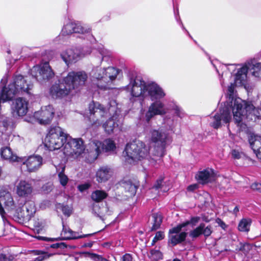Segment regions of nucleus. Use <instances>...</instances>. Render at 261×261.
I'll return each instance as SVG.
<instances>
[{
	"label": "nucleus",
	"mask_w": 261,
	"mask_h": 261,
	"mask_svg": "<svg viewBox=\"0 0 261 261\" xmlns=\"http://www.w3.org/2000/svg\"><path fill=\"white\" fill-rule=\"evenodd\" d=\"M245 82L240 85H237L236 77H234V83H231L228 87V97L224 103V107L220 109L219 112L212 118L213 121L211 125L213 127L217 129L224 124H227L228 127L232 119L230 110L232 111L235 123L241 127L244 124L243 121L245 119L249 120H255L256 118L261 116L260 109L256 108L251 102L244 100L234 94L235 87L241 86L244 85Z\"/></svg>",
	"instance_id": "nucleus-1"
},
{
	"label": "nucleus",
	"mask_w": 261,
	"mask_h": 261,
	"mask_svg": "<svg viewBox=\"0 0 261 261\" xmlns=\"http://www.w3.org/2000/svg\"><path fill=\"white\" fill-rule=\"evenodd\" d=\"M109 105V108L107 110L98 102H91L89 106V120L92 127H99L101 124L103 118H106L109 113L112 116L103 124L102 127L106 133L111 134L121 127L123 116L121 113V108L119 107L120 105L117 103L116 100H111Z\"/></svg>",
	"instance_id": "nucleus-2"
},
{
	"label": "nucleus",
	"mask_w": 261,
	"mask_h": 261,
	"mask_svg": "<svg viewBox=\"0 0 261 261\" xmlns=\"http://www.w3.org/2000/svg\"><path fill=\"white\" fill-rule=\"evenodd\" d=\"M100 145L101 143L99 140L93 139L90 141L85 149L82 139H73L68 135L63 151L67 156L91 163L99 155Z\"/></svg>",
	"instance_id": "nucleus-3"
},
{
	"label": "nucleus",
	"mask_w": 261,
	"mask_h": 261,
	"mask_svg": "<svg viewBox=\"0 0 261 261\" xmlns=\"http://www.w3.org/2000/svg\"><path fill=\"white\" fill-rule=\"evenodd\" d=\"M123 155L125 161L129 163H132L137 161L145 160L152 165H155L156 159L151 158L149 155V148L142 141L136 140L128 143L123 152Z\"/></svg>",
	"instance_id": "nucleus-4"
},
{
	"label": "nucleus",
	"mask_w": 261,
	"mask_h": 261,
	"mask_svg": "<svg viewBox=\"0 0 261 261\" xmlns=\"http://www.w3.org/2000/svg\"><path fill=\"white\" fill-rule=\"evenodd\" d=\"M120 70L113 67L107 68L96 67L93 69L91 74L92 77L97 80V86L102 90L112 88Z\"/></svg>",
	"instance_id": "nucleus-5"
},
{
	"label": "nucleus",
	"mask_w": 261,
	"mask_h": 261,
	"mask_svg": "<svg viewBox=\"0 0 261 261\" xmlns=\"http://www.w3.org/2000/svg\"><path fill=\"white\" fill-rule=\"evenodd\" d=\"M68 134L59 126L51 127L44 140L45 146L50 150H58L64 147Z\"/></svg>",
	"instance_id": "nucleus-6"
},
{
	"label": "nucleus",
	"mask_w": 261,
	"mask_h": 261,
	"mask_svg": "<svg viewBox=\"0 0 261 261\" xmlns=\"http://www.w3.org/2000/svg\"><path fill=\"white\" fill-rule=\"evenodd\" d=\"M149 137L150 142L153 144L152 155L156 158L163 157L165 154L167 134L162 130L152 129L149 132Z\"/></svg>",
	"instance_id": "nucleus-7"
},
{
	"label": "nucleus",
	"mask_w": 261,
	"mask_h": 261,
	"mask_svg": "<svg viewBox=\"0 0 261 261\" xmlns=\"http://www.w3.org/2000/svg\"><path fill=\"white\" fill-rule=\"evenodd\" d=\"M249 72L254 77L261 79V61L255 59L251 60L240 68L238 69L236 74V83L240 85L245 82L247 79V73Z\"/></svg>",
	"instance_id": "nucleus-8"
},
{
	"label": "nucleus",
	"mask_w": 261,
	"mask_h": 261,
	"mask_svg": "<svg viewBox=\"0 0 261 261\" xmlns=\"http://www.w3.org/2000/svg\"><path fill=\"white\" fill-rule=\"evenodd\" d=\"M87 79L88 75L84 71H71L66 77H64V82L74 93L85 85Z\"/></svg>",
	"instance_id": "nucleus-9"
},
{
	"label": "nucleus",
	"mask_w": 261,
	"mask_h": 261,
	"mask_svg": "<svg viewBox=\"0 0 261 261\" xmlns=\"http://www.w3.org/2000/svg\"><path fill=\"white\" fill-rule=\"evenodd\" d=\"M31 74L41 83L48 81L54 76V73L48 62L34 66L31 70Z\"/></svg>",
	"instance_id": "nucleus-10"
},
{
	"label": "nucleus",
	"mask_w": 261,
	"mask_h": 261,
	"mask_svg": "<svg viewBox=\"0 0 261 261\" xmlns=\"http://www.w3.org/2000/svg\"><path fill=\"white\" fill-rule=\"evenodd\" d=\"M147 85L140 77H136L130 79L129 84L126 87V90L130 92L133 97H146V87Z\"/></svg>",
	"instance_id": "nucleus-11"
},
{
	"label": "nucleus",
	"mask_w": 261,
	"mask_h": 261,
	"mask_svg": "<svg viewBox=\"0 0 261 261\" xmlns=\"http://www.w3.org/2000/svg\"><path fill=\"white\" fill-rule=\"evenodd\" d=\"M42 158L40 155H34L28 157H21L19 163L25 166L27 171L29 172L37 171L42 165Z\"/></svg>",
	"instance_id": "nucleus-12"
},
{
	"label": "nucleus",
	"mask_w": 261,
	"mask_h": 261,
	"mask_svg": "<svg viewBox=\"0 0 261 261\" xmlns=\"http://www.w3.org/2000/svg\"><path fill=\"white\" fill-rule=\"evenodd\" d=\"M90 31L91 29L87 25L80 22H69L64 26L61 33L63 35H68L73 33L86 34Z\"/></svg>",
	"instance_id": "nucleus-13"
},
{
	"label": "nucleus",
	"mask_w": 261,
	"mask_h": 261,
	"mask_svg": "<svg viewBox=\"0 0 261 261\" xmlns=\"http://www.w3.org/2000/svg\"><path fill=\"white\" fill-rule=\"evenodd\" d=\"M149 107L145 116L146 122H148L155 115H163L166 114L168 109L161 100H154Z\"/></svg>",
	"instance_id": "nucleus-14"
},
{
	"label": "nucleus",
	"mask_w": 261,
	"mask_h": 261,
	"mask_svg": "<svg viewBox=\"0 0 261 261\" xmlns=\"http://www.w3.org/2000/svg\"><path fill=\"white\" fill-rule=\"evenodd\" d=\"M55 111L51 106L42 107L41 110L36 112L34 116L41 124H47L51 122Z\"/></svg>",
	"instance_id": "nucleus-15"
},
{
	"label": "nucleus",
	"mask_w": 261,
	"mask_h": 261,
	"mask_svg": "<svg viewBox=\"0 0 261 261\" xmlns=\"http://www.w3.org/2000/svg\"><path fill=\"white\" fill-rule=\"evenodd\" d=\"M183 227H184V225L180 224L169 230V242L173 246L185 240L187 233L185 231L180 232Z\"/></svg>",
	"instance_id": "nucleus-16"
},
{
	"label": "nucleus",
	"mask_w": 261,
	"mask_h": 261,
	"mask_svg": "<svg viewBox=\"0 0 261 261\" xmlns=\"http://www.w3.org/2000/svg\"><path fill=\"white\" fill-rule=\"evenodd\" d=\"M73 93L70 88L64 83V79L59 84L53 85L50 89V94L54 98H61Z\"/></svg>",
	"instance_id": "nucleus-17"
},
{
	"label": "nucleus",
	"mask_w": 261,
	"mask_h": 261,
	"mask_svg": "<svg viewBox=\"0 0 261 261\" xmlns=\"http://www.w3.org/2000/svg\"><path fill=\"white\" fill-rule=\"evenodd\" d=\"M28 101L22 98H16L11 105L12 114L14 117L23 116L28 112Z\"/></svg>",
	"instance_id": "nucleus-18"
},
{
	"label": "nucleus",
	"mask_w": 261,
	"mask_h": 261,
	"mask_svg": "<svg viewBox=\"0 0 261 261\" xmlns=\"http://www.w3.org/2000/svg\"><path fill=\"white\" fill-rule=\"evenodd\" d=\"M146 90V97H149L152 101L160 100L166 95L163 89L155 83L147 84Z\"/></svg>",
	"instance_id": "nucleus-19"
},
{
	"label": "nucleus",
	"mask_w": 261,
	"mask_h": 261,
	"mask_svg": "<svg viewBox=\"0 0 261 261\" xmlns=\"http://www.w3.org/2000/svg\"><path fill=\"white\" fill-rule=\"evenodd\" d=\"M15 189L17 196L24 198L30 197L34 190L32 184L29 181L23 179L16 183Z\"/></svg>",
	"instance_id": "nucleus-20"
},
{
	"label": "nucleus",
	"mask_w": 261,
	"mask_h": 261,
	"mask_svg": "<svg viewBox=\"0 0 261 261\" xmlns=\"http://www.w3.org/2000/svg\"><path fill=\"white\" fill-rule=\"evenodd\" d=\"M61 57L65 63L69 65L79 60L82 54L77 48H69L63 51L61 54Z\"/></svg>",
	"instance_id": "nucleus-21"
},
{
	"label": "nucleus",
	"mask_w": 261,
	"mask_h": 261,
	"mask_svg": "<svg viewBox=\"0 0 261 261\" xmlns=\"http://www.w3.org/2000/svg\"><path fill=\"white\" fill-rule=\"evenodd\" d=\"M10 122L7 118L0 120V144H7L10 139V132L8 131Z\"/></svg>",
	"instance_id": "nucleus-22"
},
{
	"label": "nucleus",
	"mask_w": 261,
	"mask_h": 261,
	"mask_svg": "<svg viewBox=\"0 0 261 261\" xmlns=\"http://www.w3.org/2000/svg\"><path fill=\"white\" fill-rule=\"evenodd\" d=\"M195 177L199 183L205 184L215 180L216 175L214 170L211 168H207L199 171Z\"/></svg>",
	"instance_id": "nucleus-23"
},
{
	"label": "nucleus",
	"mask_w": 261,
	"mask_h": 261,
	"mask_svg": "<svg viewBox=\"0 0 261 261\" xmlns=\"http://www.w3.org/2000/svg\"><path fill=\"white\" fill-rule=\"evenodd\" d=\"M113 173V170L110 167L102 166L96 172V181L99 183L105 182L112 177Z\"/></svg>",
	"instance_id": "nucleus-24"
},
{
	"label": "nucleus",
	"mask_w": 261,
	"mask_h": 261,
	"mask_svg": "<svg viewBox=\"0 0 261 261\" xmlns=\"http://www.w3.org/2000/svg\"><path fill=\"white\" fill-rule=\"evenodd\" d=\"M212 233V227L210 225L205 226L204 223H201L197 227L189 233V236L192 238H196L201 234L205 237H209Z\"/></svg>",
	"instance_id": "nucleus-25"
},
{
	"label": "nucleus",
	"mask_w": 261,
	"mask_h": 261,
	"mask_svg": "<svg viewBox=\"0 0 261 261\" xmlns=\"http://www.w3.org/2000/svg\"><path fill=\"white\" fill-rule=\"evenodd\" d=\"M1 157L5 160L9 161L10 162L19 163V160L21 157H18L12 151L10 147H3L1 149Z\"/></svg>",
	"instance_id": "nucleus-26"
},
{
	"label": "nucleus",
	"mask_w": 261,
	"mask_h": 261,
	"mask_svg": "<svg viewBox=\"0 0 261 261\" xmlns=\"http://www.w3.org/2000/svg\"><path fill=\"white\" fill-rule=\"evenodd\" d=\"M63 228L61 232V235L62 239L64 240L77 239L83 237H86L89 235H79L77 232L73 231L70 228L65 227L64 225H63Z\"/></svg>",
	"instance_id": "nucleus-27"
},
{
	"label": "nucleus",
	"mask_w": 261,
	"mask_h": 261,
	"mask_svg": "<svg viewBox=\"0 0 261 261\" xmlns=\"http://www.w3.org/2000/svg\"><path fill=\"white\" fill-rule=\"evenodd\" d=\"M92 211L96 216L101 219L106 215L109 214V208L106 205L100 204L98 203L92 205Z\"/></svg>",
	"instance_id": "nucleus-28"
},
{
	"label": "nucleus",
	"mask_w": 261,
	"mask_h": 261,
	"mask_svg": "<svg viewBox=\"0 0 261 261\" xmlns=\"http://www.w3.org/2000/svg\"><path fill=\"white\" fill-rule=\"evenodd\" d=\"M248 141L251 148L253 151L261 146V136L250 134L248 136Z\"/></svg>",
	"instance_id": "nucleus-29"
},
{
	"label": "nucleus",
	"mask_w": 261,
	"mask_h": 261,
	"mask_svg": "<svg viewBox=\"0 0 261 261\" xmlns=\"http://www.w3.org/2000/svg\"><path fill=\"white\" fill-rule=\"evenodd\" d=\"M101 143L100 147V152L101 150L106 152H109L114 150L116 148V145L114 141L111 139H106L103 143L99 141Z\"/></svg>",
	"instance_id": "nucleus-30"
},
{
	"label": "nucleus",
	"mask_w": 261,
	"mask_h": 261,
	"mask_svg": "<svg viewBox=\"0 0 261 261\" xmlns=\"http://www.w3.org/2000/svg\"><path fill=\"white\" fill-rule=\"evenodd\" d=\"M108 196V193L105 191L96 190L92 193L91 197L93 201L98 203L106 199Z\"/></svg>",
	"instance_id": "nucleus-31"
},
{
	"label": "nucleus",
	"mask_w": 261,
	"mask_h": 261,
	"mask_svg": "<svg viewBox=\"0 0 261 261\" xmlns=\"http://www.w3.org/2000/svg\"><path fill=\"white\" fill-rule=\"evenodd\" d=\"M251 220L249 218H243L239 223L238 229L241 231L248 232L249 230Z\"/></svg>",
	"instance_id": "nucleus-32"
},
{
	"label": "nucleus",
	"mask_w": 261,
	"mask_h": 261,
	"mask_svg": "<svg viewBox=\"0 0 261 261\" xmlns=\"http://www.w3.org/2000/svg\"><path fill=\"white\" fill-rule=\"evenodd\" d=\"M151 218L152 223L151 230H154L158 229L160 227L162 222V217L160 214L154 213L152 214Z\"/></svg>",
	"instance_id": "nucleus-33"
},
{
	"label": "nucleus",
	"mask_w": 261,
	"mask_h": 261,
	"mask_svg": "<svg viewBox=\"0 0 261 261\" xmlns=\"http://www.w3.org/2000/svg\"><path fill=\"white\" fill-rule=\"evenodd\" d=\"M57 208L58 210L61 211L65 216L68 217L71 214V208L68 205H64L59 203L57 205Z\"/></svg>",
	"instance_id": "nucleus-34"
},
{
	"label": "nucleus",
	"mask_w": 261,
	"mask_h": 261,
	"mask_svg": "<svg viewBox=\"0 0 261 261\" xmlns=\"http://www.w3.org/2000/svg\"><path fill=\"white\" fill-rule=\"evenodd\" d=\"M149 257L152 260H158L162 258V254L159 250L152 249L150 252Z\"/></svg>",
	"instance_id": "nucleus-35"
},
{
	"label": "nucleus",
	"mask_w": 261,
	"mask_h": 261,
	"mask_svg": "<svg viewBox=\"0 0 261 261\" xmlns=\"http://www.w3.org/2000/svg\"><path fill=\"white\" fill-rule=\"evenodd\" d=\"M98 51L99 54L101 56V59L100 60V63L104 60V58L106 57H110L111 56V53L110 51L108 49L105 48L103 46L100 47L98 48Z\"/></svg>",
	"instance_id": "nucleus-36"
},
{
	"label": "nucleus",
	"mask_w": 261,
	"mask_h": 261,
	"mask_svg": "<svg viewBox=\"0 0 261 261\" xmlns=\"http://www.w3.org/2000/svg\"><path fill=\"white\" fill-rule=\"evenodd\" d=\"M124 186L126 191L130 193L131 195H134L136 194L137 187L135 185L131 183H125Z\"/></svg>",
	"instance_id": "nucleus-37"
},
{
	"label": "nucleus",
	"mask_w": 261,
	"mask_h": 261,
	"mask_svg": "<svg viewBox=\"0 0 261 261\" xmlns=\"http://www.w3.org/2000/svg\"><path fill=\"white\" fill-rule=\"evenodd\" d=\"M58 177L60 184L63 186L66 185L68 181V178L63 172H61L58 174Z\"/></svg>",
	"instance_id": "nucleus-38"
},
{
	"label": "nucleus",
	"mask_w": 261,
	"mask_h": 261,
	"mask_svg": "<svg viewBox=\"0 0 261 261\" xmlns=\"http://www.w3.org/2000/svg\"><path fill=\"white\" fill-rule=\"evenodd\" d=\"M200 218L198 217H192L190 220L187 221L185 222L181 223V225H184V227H186L189 224H192V226H195L199 221Z\"/></svg>",
	"instance_id": "nucleus-39"
},
{
	"label": "nucleus",
	"mask_w": 261,
	"mask_h": 261,
	"mask_svg": "<svg viewBox=\"0 0 261 261\" xmlns=\"http://www.w3.org/2000/svg\"><path fill=\"white\" fill-rule=\"evenodd\" d=\"M164 237L165 236L163 232L161 231H158L152 240L151 245H153L158 241L162 240L164 238Z\"/></svg>",
	"instance_id": "nucleus-40"
},
{
	"label": "nucleus",
	"mask_w": 261,
	"mask_h": 261,
	"mask_svg": "<svg viewBox=\"0 0 261 261\" xmlns=\"http://www.w3.org/2000/svg\"><path fill=\"white\" fill-rule=\"evenodd\" d=\"M34 227L35 230L37 231L38 233H39L40 231H41L43 228L42 224L41 222H40L39 221H35L34 223Z\"/></svg>",
	"instance_id": "nucleus-41"
},
{
	"label": "nucleus",
	"mask_w": 261,
	"mask_h": 261,
	"mask_svg": "<svg viewBox=\"0 0 261 261\" xmlns=\"http://www.w3.org/2000/svg\"><path fill=\"white\" fill-rule=\"evenodd\" d=\"M14 257L12 255L7 256L3 253L0 254V261H12Z\"/></svg>",
	"instance_id": "nucleus-42"
},
{
	"label": "nucleus",
	"mask_w": 261,
	"mask_h": 261,
	"mask_svg": "<svg viewBox=\"0 0 261 261\" xmlns=\"http://www.w3.org/2000/svg\"><path fill=\"white\" fill-rule=\"evenodd\" d=\"M50 246L53 248L64 249L67 247L66 244L63 242L55 243L52 244Z\"/></svg>",
	"instance_id": "nucleus-43"
},
{
	"label": "nucleus",
	"mask_w": 261,
	"mask_h": 261,
	"mask_svg": "<svg viewBox=\"0 0 261 261\" xmlns=\"http://www.w3.org/2000/svg\"><path fill=\"white\" fill-rule=\"evenodd\" d=\"M120 261H134V260L130 254L126 253L121 257Z\"/></svg>",
	"instance_id": "nucleus-44"
},
{
	"label": "nucleus",
	"mask_w": 261,
	"mask_h": 261,
	"mask_svg": "<svg viewBox=\"0 0 261 261\" xmlns=\"http://www.w3.org/2000/svg\"><path fill=\"white\" fill-rule=\"evenodd\" d=\"M53 185L50 183H47L42 187V190L45 193H48L52 190Z\"/></svg>",
	"instance_id": "nucleus-45"
},
{
	"label": "nucleus",
	"mask_w": 261,
	"mask_h": 261,
	"mask_svg": "<svg viewBox=\"0 0 261 261\" xmlns=\"http://www.w3.org/2000/svg\"><path fill=\"white\" fill-rule=\"evenodd\" d=\"M163 180V178L162 177L158 179L154 184L153 188L156 190L161 188L163 186V185H162Z\"/></svg>",
	"instance_id": "nucleus-46"
},
{
	"label": "nucleus",
	"mask_w": 261,
	"mask_h": 261,
	"mask_svg": "<svg viewBox=\"0 0 261 261\" xmlns=\"http://www.w3.org/2000/svg\"><path fill=\"white\" fill-rule=\"evenodd\" d=\"M232 156L234 159H239L241 158V153L236 150H233L231 152Z\"/></svg>",
	"instance_id": "nucleus-47"
},
{
	"label": "nucleus",
	"mask_w": 261,
	"mask_h": 261,
	"mask_svg": "<svg viewBox=\"0 0 261 261\" xmlns=\"http://www.w3.org/2000/svg\"><path fill=\"white\" fill-rule=\"evenodd\" d=\"M251 188L254 190L261 191V184L259 183H254L251 185Z\"/></svg>",
	"instance_id": "nucleus-48"
},
{
	"label": "nucleus",
	"mask_w": 261,
	"mask_h": 261,
	"mask_svg": "<svg viewBox=\"0 0 261 261\" xmlns=\"http://www.w3.org/2000/svg\"><path fill=\"white\" fill-rule=\"evenodd\" d=\"M216 222L223 229H225L226 227V225L225 223L222 221L220 219H216Z\"/></svg>",
	"instance_id": "nucleus-49"
},
{
	"label": "nucleus",
	"mask_w": 261,
	"mask_h": 261,
	"mask_svg": "<svg viewBox=\"0 0 261 261\" xmlns=\"http://www.w3.org/2000/svg\"><path fill=\"white\" fill-rule=\"evenodd\" d=\"M256 154V156L261 159V146L257 148L255 151H253Z\"/></svg>",
	"instance_id": "nucleus-50"
},
{
	"label": "nucleus",
	"mask_w": 261,
	"mask_h": 261,
	"mask_svg": "<svg viewBox=\"0 0 261 261\" xmlns=\"http://www.w3.org/2000/svg\"><path fill=\"white\" fill-rule=\"evenodd\" d=\"M198 188V186L196 184L190 185L188 187L187 190L189 191H194Z\"/></svg>",
	"instance_id": "nucleus-51"
},
{
	"label": "nucleus",
	"mask_w": 261,
	"mask_h": 261,
	"mask_svg": "<svg viewBox=\"0 0 261 261\" xmlns=\"http://www.w3.org/2000/svg\"><path fill=\"white\" fill-rule=\"evenodd\" d=\"M36 238L39 240H45L47 241H53L55 240H57V239L45 238V237H40V236L36 237Z\"/></svg>",
	"instance_id": "nucleus-52"
},
{
	"label": "nucleus",
	"mask_w": 261,
	"mask_h": 261,
	"mask_svg": "<svg viewBox=\"0 0 261 261\" xmlns=\"http://www.w3.org/2000/svg\"><path fill=\"white\" fill-rule=\"evenodd\" d=\"M7 82V77L4 76L1 80V83H0V87L4 86L6 84Z\"/></svg>",
	"instance_id": "nucleus-53"
},
{
	"label": "nucleus",
	"mask_w": 261,
	"mask_h": 261,
	"mask_svg": "<svg viewBox=\"0 0 261 261\" xmlns=\"http://www.w3.org/2000/svg\"><path fill=\"white\" fill-rule=\"evenodd\" d=\"M92 246V243L89 242L85 244L83 246L85 247H91Z\"/></svg>",
	"instance_id": "nucleus-54"
},
{
	"label": "nucleus",
	"mask_w": 261,
	"mask_h": 261,
	"mask_svg": "<svg viewBox=\"0 0 261 261\" xmlns=\"http://www.w3.org/2000/svg\"><path fill=\"white\" fill-rule=\"evenodd\" d=\"M43 258L41 256H38L37 258H36L33 261H42L43 260Z\"/></svg>",
	"instance_id": "nucleus-55"
},
{
	"label": "nucleus",
	"mask_w": 261,
	"mask_h": 261,
	"mask_svg": "<svg viewBox=\"0 0 261 261\" xmlns=\"http://www.w3.org/2000/svg\"><path fill=\"white\" fill-rule=\"evenodd\" d=\"M234 68H235V65L232 64V65H229V67L228 69L229 70H230L231 69H233Z\"/></svg>",
	"instance_id": "nucleus-56"
},
{
	"label": "nucleus",
	"mask_w": 261,
	"mask_h": 261,
	"mask_svg": "<svg viewBox=\"0 0 261 261\" xmlns=\"http://www.w3.org/2000/svg\"><path fill=\"white\" fill-rule=\"evenodd\" d=\"M234 213H237L238 212H239V208L238 207V206H236L235 208H234Z\"/></svg>",
	"instance_id": "nucleus-57"
},
{
	"label": "nucleus",
	"mask_w": 261,
	"mask_h": 261,
	"mask_svg": "<svg viewBox=\"0 0 261 261\" xmlns=\"http://www.w3.org/2000/svg\"><path fill=\"white\" fill-rule=\"evenodd\" d=\"M79 188L80 191H83L84 189L83 186H80Z\"/></svg>",
	"instance_id": "nucleus-58"
},
{
	"label": "nucleus",
	"mask_w": 261,
	"mask_h": 261,
	"mask_svg": "<svg viewBox=\"0 0 261 261\" xmlns=\"http://www.w3.org/2000/svg\"><path fill=\"white\" fill-rule=\"evenodd\" d=\"M100 261H109V260H107L106 259H102L100 260Z\"/></svg>",
	"instance_id": "nucleus-59"
},
{
	"label": "nucleus",
	"mask_w": 261,
	"mask_h": 261,
	"mask_svg": "<svg viewBox=\"0 0 261 261\" xmlns=\"http://www.w3.org/2000/svg\"><path fill=\"white\" fill-rule=\"evenodd\" d=\"M177 115L178 116H179V117H181V116L180 115V114L179 112L177 113Z\"/></svg>",
	"instance_id": "nucleus-60"
},
{
	"label": "nucleus",
	"mask_w": 261,
	"mask_h": 261,
	"mask_svg": "<svg viewBox=\"0 0 261 261\" xmlns=\"http://www.w3.org/2000/svg\"><path fill=\"white\" fill-rule=\"evenodd\" d=\"M173 261H180V260L178 259H174Z\"/></svg>",
	"instance_id": "nucleus-61"
},
{
	"label": "nucleus",
	"mask_w": 261,
	"mask_h": 261,
	"mask_svg": "<svg viewBox=\"0 0 261 261\" xmlns=\"http://www.w3.org/2000/svg\"><path fill=\"white\" fill-rule=\"evenodd\" d=\"M249 247V245H245V246H244V247Z\"/></svg>",
	"instance_id": "nucleus-62"
},
{
	"label": "nucleus",
	"mask_w": 261,
	"mask_h": 261,
	"mask_svg": "<svg viewBox=\"0 0 261 261\" xmlns=\"http://www.w3.org/2000/svg\"><path fill=\"white\" fill-rule=\"evenodd\" d=\"M167 190V189H165L164 190V191H166Z\"/></svg>",
	"instance_id": "nucleus-63"
}]
</instances>
